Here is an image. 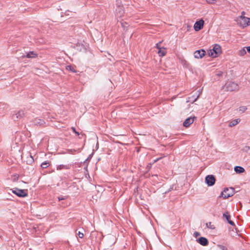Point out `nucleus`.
I'll list each match as a JSON object with an SVG mask.
<instances>
[{
  "label": "nucleus",
  "instance_id": "nucleus-1",
  "mask_svg": "<svg viewBox=\"0 0 250 250\" xmlns=\"http://www.w3.org/2000/svg\"><path fill=\"white\" fill-rule=\"evenodd\" d=\"M222 53L221 47L218 44H214L213 48L208 51V56L213 58L218 57Z\"/></svg>",
  "mask_w": 250,
  "mask_h": 250
},
{
  "label": "nucleus",
  "instance_id": "nucleus-2",
  "mask_svg": "<svg viewBox=\"0 0 250 250\" xmlns=\"http://www.w3.org/2000/svg\"><path fill=\"white\" fill-rule=\"evenodd\" d=\"M223 89L226 91H237L239 90V86L237 83L233 82H229L225 84Z\"/></svg>",
  "mask_w": 250,
  "mask_h": 250
},
{
  "label": "nucleus",
  "instance_id": "nucleus-3",
  "mask_svg": "<svg viewBox=\"0 0 250 250\" xmlns=\"http://www.w3.org/2000/svg\"><path fill=\"white\" fill-rule=\"evenodd\" d=\"M234 188H230L229 189L227 188H225L221 192L220 196L224 199H227L232 196L234 194Z\"/></svg>",
  "mask_w": 250,
  "mask_h": 250
},
{
  "label": "nucleus",
  "instance_id": "nucleus-4",
  "mask_svg": "<svg viewBox=\"0 0 250 250\" xmlns=\"http://www.w3.org/2000/svg\"><path fill=\"white\" fill-rule=\"evenodd\" d=\"M12 190L14 194H16L19 197H25L28 195L27 189H21L16 188Z\"/></svg>",
  "mask_w": 250,
  "mask_h": 250
},
{
  "label": "nucleus",
  "instance_id": "nucleus-5",
  "mask_svg": "<svg viewBox=\"0 0 250 250\" xmlns=\"http://www.w3.org/2000/svg\"><path fill=\"white\" fill-rule=\"evenodd\" d=\"M239 18L241 20L239 22V24L241 27L244 28L250 25V18H248L245 16H240Z\"/></svg>",
  "mask_w": 250,
  "mask_h": 250
},
{
  "label": "nucleus",
  "instance_id": "nucleus-6",
  "mask_svg": "<svg viewBox=\"0 0 250 250\" xmlns=\"http://www.w3.org/2000/svg\"><path fill=\"white\" fill-rule=\"evenodd\" d=\"M216 181L215 177L213 175H207L205 178V182L208 186H212Z\"/></svg>",
  "mask_w": 250,
  "mask_h": 250
},
{
  "label": "nucleus",
  "instance_id": "nucleus-7",
  "mask_svg": "<svg viewBox=\"0 0 250 250\" xmlns=\"http://www.w3.org/2000/svg\"><path fill=\"white\" fill-rule=\"evenodd\" d=\"M204 21L203 20L201 19L199 21H196L194 25V29L196 31H198L201 30L204 26Z\"/></svg>",
  "mask_w": 250,
  "mask_h": 250
},
{
  "label": "nucleus",
  "instance_id": "nucleus-8",
  "mask_svg": "<svg viewBox=\"0 0 250 250\" xmlns=\"http://www.w3.org/2000/svg\"><path fill=\"white\" fill-rule=\"evenodd\" d=\"M205 54V50L202 49L195 51L194 53V56L195 58L201 59L202 58Z\"/></svg>",
  "mask_w": 250,
  "mask_h": 250
},
{
  "label": "nucleus",
  "instance_id": "nucleus-9",
  "mask_svg": "<svg viewBox=\"0 0 250 250\" xmlns=\"http://www.w3.org/2000/svg\"><path fill=\"white\" fill-rule=\"evenodd\" d=\"M223 219L225 218L228 223L232 226H235V223L230 220V215L228 211H226L223 214Z\"/></svg>",
  "mask_w": 250,
  "mask_h": 250
},
{
  "label": "nucleus",
  "instance_id": "nucleus-10",
  "mask_svg": "<svg viewBox=\"0 0 250 250\" xmlns=\"http://www.w3.org/2000/svg\"><path fill=\"white\" fill-rule=\"evenodd\" d=\"M194 119H196L195 117H190L188 118L183 123V126L186 127H188V126H189L190 125H191L193 123Z\"/></svg>",
  "mask_w": 250,
  "mask_h": 250
},
{
  "label": "nucleus",
  "instance_id": "nucleus-11",
  "mask_svg": "<svg viewBox=\"0 0 250 250\" xmlns=\"http://www.w3.org/2000/svg\"><path fill=\"white\" fill-rule=\"evenodd\" d=\"M197 241L198 243L203 246H207L208 244V239L204 237H199L197 239Z\"/></svg>",
  "mask_w": 250,
  "mask_h": 250
},
{
  "label": "nucleus",
  "instance_id": "nucleus-12",
  "mask_svg": "<svg viewBox=\"0 0 250 250\" xmlns=\"http://www.w3.org/2000/svg\"><path fill=\"white\" fill-rule=\"evenodd\" d=\"M38 57V54L34 51H30L26 55L22 56V58H36Z\"/></svg>",
  "mask_w": 250,
  "mask_h": 250
},
{
  "label": "nucleus",
  "instance_id": "nucleus-13",
  "mask_svg": "<svg viewBox=\"0 0 250 250\" xmlns=\"http://www.w3.org/2000/svg\"><path fill=\"white\" fill-rule=\"evenodd\" d=\"M33 123L34 125H36L41 126L45 124V122L43 120L39 118H35L33 120Z\"/></svg>",
  "mask_w": 250,
  "mask_h": 250
},
{
  "label": "nucleus",
  "instance_id": "nucleus-14",
  "mask_svg": "<svg viewBox=\"0 0 250 250\" xmlns=\"http://www.w3.org/2000/svg\"><path fill=\"white\" fill-rule=\"evenodd\" d=\"M24 116V113L23 110L19 111L15 115L12 117L13 119L15 120L16 119H21Z\"/></svg>",
  "mask_w": 250,
  "mask_h": 250
},
{
  "label": "nucleus",
  "instance_id": "nucleus-15",
  "mask_svg": "<svg viewBox=\"0 0 250 250\" xmlns=\"http://www.w3.org/2000/svg\"><path fill=\"white\" fill-rule=\"evenodd\" d=\"M199 96L200 94H199L196 97L194 95H193L191 97H189L188 100L187 101V102H191V103H193L194 102L197 101Z\"/></svg>",
  "mask_w": 250,
  "mask_h": 250
},
{
  "label": "nucleus",
  "instance_id": "nucleus-16",
  "mask_svg": "<svg viewBox=\"0 0 250 250\" xmlns=\"http://www.w3.org/2000/svg\"><path fill=\"white\" fill-rule=\"evenodd\" d=\"M234 171L237 173H241L245 171V169L240 166H235L234 167Z\"/></svg>",
  "mask_w": 250,
  "mask_h": 250
},
{
  "label": "nucleus",
  "instance_id": "nucleus-17",
  "mask_svg": "<svg viewBox=\"0 0 250 250\" xmlns=\"http://www.w3.org/2000/svg\"><path fill=\"white\" fill-rule=\"evenodd\" d=\"M69 166L63 165H60L58 166L57 167V169L58 170H62V169H69Z\"/></svg>",
  "mask_w": 250,
  "mask_h": 250
},
{
  "label": "nucleus",
  "instance_id": "nucleus-18",
  "mask_svg": "<svg viewBox=\"0 0 250 250\" xmlns=\"http://www.w3.org/2000/svg\"><path fill=\"white\" fill-rule=\"evenodd\" d=\"M166 53H167V52L165 50V48H161V49L159 50L158 52L159 56H161V57H163V56H165L166 54Z\"/></svg>",
  "mask_w": 250,
  "mask_h": 250
},
{
  "label": "nucleus",
  "instance_id": "nucleus-19",
  "mask_svg": "<svg viewBox=\"0 0 250 250\" xmlns=\"http://www.w3.org/2000/svg\"><path fill=\"white\" fill-rule=\"evenodd\" d=\"M50 166V162L48 161H46L42 163L41 165V167L42 169L46 168Z\"/></svg>",
  "mask_w": 250,
  "mask_h": 250
},
{
  "label": "nucleus",
  "instance_id": "nucleus-20",
  "mask_svg": "<svg viewBox=\"0 0 250 250\" xmlns=\"http://www.w3.org/2000/svg\"><path fill=\"white\" fill-rule=\"evenodd\" d=\"M239 119H235V120H234L233 121H232L229 124V126L230 127H232V126H235L237 124H238L239 122L240 121H238Z\"/></svg>",
  "mask_w": 250,
  "mask_h": 250
},
{
  "label": "nucleus",
  "instance_id": "nucleus-21",
  "mask_svg": "<svg viewBox=\"0 0 250 250\" xmlns=\"http://www.w3.org/2000/svg\"><path fill=\"white\" fill-rule=\"evenodd\" d=\"M66 69L68 71H70L74 73H76L77 71L75 69L74 67L71 65L66 66Z\"/></svg>",
  "mask_w": 250,
  "mask_h": 250
},
{
  "label": "nucleus",
  "instance_id": "nucleus-22",
  "mask_svg": "<svg viewBox=\"0 0 250 250\" xmlns=\"http://www.w3.org/2000/svg\"><path fill=\"white\" fill-rule=\"evenodd\" d=\"M216 250H228L227 248L222 245H218L216 247Z\"/></svg>",
  "mask_w": 250,
  "mask_h": 250
},
{
  "label": "nucleus",
  "instance_id": "nucleus-23",
  "mask_svg": "<svg viewBox=\"0 0 250 250\" xmlns=\"http://www.w3.org/2000/svg\"><path fill=\"white\" fill-rule=\"evenodd\" d=\"M247 52L245 49V48H243L240 50L238 52V55L240 56H243L244 55L246 54Z\"/></svg>",
  "mask_w": 250,
  "mask_h": 250
},
{
  "label": "nucleus",
  "instance_id": "nucleus-24",
  "mask_svg": "<svg viewBox=\"0 0 250 250\" xmlns=\"http://www.w3.org/2000/svg\"><path fill=\"white\" fill-rule=\"evenodd\" d=\"M34 162V159L33 157L30 155L29 158H27L26 163L28 165L31 164Z\"/></svg>",
  "mask_w": 250,
  "mask_h": 250
},
{
  "label": "nucleus",
  "instance_id": "nucleus-25",
  "mask_svg": "<svg viewBox=\"0 0 250 250\" xmlns=\"http://www.w3.org/2000/svg\"><path fill=\"white\" fill-rule=\"evenodd\" d=\"M206 226L208 228H209L211 229H214L215 227L213 225L211 224V222H208L206 223Z\"/></svg>",
  "mask_w": 250,
  "mask_h": 250
},
{
  "label": "nucleus",
  "instance_id": "nucleus-26",
  "mask_svg": "<svg viewBox=\"0 0 250 250\" xmlns=\"http://www.w3.org/2000/svg\"><path fill=\"white\" fill-rule=\"evenodd\" d=\"M181 63L184 66L186 67H188L189 64L185 60H181Z\"/></svg>",
  "mask_w": 250,
  "mask_h": 250
},
{
  "label": "nucleus",
  "instance_id": "nucleus-27",
  "mask_svg": "<svg viewBox=\"0 0 250 250\" xmlns=\"http://www.w3.org/2000/svg\"><path fill=\"white\" fill-rule=\"evenodd\" d=\"M127 23L126 22H121V25L123 28L125 29V28L127 29Z\"/></svg>",
  "mask_w": 250,
  "mask_h": 250
},
{
  "label": "nucleus",
  "instance_id": "nucleus-28",
  "mask_svg": "<svg viewBox=\"0 0 250 250\" xmlns=\"http://www.w3.org/2000/svg\"><path fill=\"white\" fill-rule=\"evenodd\" d=\"M250 149V146H245L242 150L244 152H248Z\"/></svg>",
  "mask_w": 250,
  "mask_h": 250
},
{
  "label": "nucleus",
  "instance_id": "nucleus-29",
  "mask_svg": "<svg viewBox=\"0 0 250 250\" xmlns=\"http://www.w3.org/2000/svg\"><path fill=\"white\" fill-rule=\"evenodd\" d=\"M208 4H214L216 0H205Z\"/></svg>",
  "mask_w": 250,
  "mask_h": 250
},
{
  "label": "nucleus",
  "instance_id": "nucleus-30",
  "mask_svg": "<svg viewBox=\"0 0 250 250\" xmlns=\"http://www.w3.org/2000/svg\"><path fill=\"white\" fill-rule=\"evenodd\" d=\"M77 235L80 238H83V236H84L83 233L81 232L80 231H79L77 233Z\"/></svg>",
  "mask_w": 250,
  "mask_h": 250
},
{
  "label": "nucleus",
  "instance_id": "nucleus-31",
  "mask_svg": "<svg viewBox=\"0 0 250 250\" xmlns=\"http://www.w3.org/2000/svg\"><path fill=\"white\" fill-rule=\"evenodd\" d=\"M162 43V42H159L158 43H157L156 44V47L159 49V50H160L161 49V43Z\"/></svg>",
  "mask_w": 250,
  "mask_h": 250
},
{
  "label": "nucleus",
  "instance_id": "nucleus-32",
  "mask_svg": "<svg viewBox=\"0 0 250 250\" xmlns=\"http://www.w3.org/2000/svg\"><path fill=\"white\" fill-rule=\"evenodd\" d=\"M71 129L73 130V132H74L77 136H79L80 135L79 133L76 131V128L75 127H72Z\"/></svg>",
  "mask_w": 250,
  "mask_h": 250
},
{
  "label": "nucleus",
  "instance_id": "nucleus-33",
  "mask_svg": "<svg viewBox=\"0 0 250 250\" xmlns=\"http://www.w3.org/2000/svg\"><path fill=\"white\" fill-rule=\"evenodd\" d=\"M194 236L196 238H197L198 236H199L200 235V232L198 231H195L193 233Z\"/></svg>",
  "mask_w": 250,
  "mask_h": 250
},
{
  "label": "nucleus",
  "instance_id": "nucleus-34",
  "mask_svg": "<svg viewBox=\"0 0 250 250\" xmlns=\"http://www.w3.org/2000/svg\"><path fill=\"white\" fill-rule=\"evenodd\" d=\"M216 75H217L218 77H221V76H222L223 75V72H222V71H219V72L217 73Z\"/></svg>",
  "mask_w": 250,
  "mask_h": 250
},
{
  "label": "nucleus",
  "instance_id": "nucleus-35",
  "mask_svg": "<svg viewBox=\"0 0 250 250\" xmlns=\"http://www.w3.org/2000/svg\"><path fill=\"white\" fill-rule=\"evenodd\" d=\"M247 108L246 106H242L240 107V110H242L243 111H245L246 110H247Z\"/></svg>",
  "mask_w": 250,
  "mask_h": 250
},
{
  "label": "nucleus",
  "instance_id": "nucleus-36",
  "mask_svg": "<svg viewBox=\"0 0 250 250\" xmlns=\"http://www.w3.org/2000/svg\"><path fill=\"white\" fill-rule=\"evenodd\" d=\"M92 155H93L92 154H90V155L88 156V157L86 159V160H85V161H89L91 159V157H92Z\"/></svg>",
  "mask_w": 250,
  "mask_h": 250
},
{
  "label": "nucleus",
  "instance_id": "nucleus-37",
  "mask_svg": "<svg viewBox=\"0 0 250 250\" xmlns=\"http://www.w3.org/2000/svg\"><path fill=\"white\" fill-rule=\"evenodd\" d=\"M246 48L248 52L250 54V46H248Z\"/></svg>",
  "mask_w": 250,
  "mask_h": 250
},
{
  "label": "nucleus",
  "instance_id": "nucleus-38",
  "mask_svg": "<svg viewBox=\"0 0 250 250\" xmlns=\"http://www.w3.org/2000/svg\"><path fill=\"white\" fill-rule=\"evenodd\" d=\"M65 199V198L63 197H58V199H59V201L62 200H64Z\"/></svg>",
  "mask_w": 250,
  "mask_h": 250
},
{
  "label": "nucleus",
  "instance_id": "nucleus-39",
  "mask_svg": "<svg viewBox=\"0 0 250 250\" xmlns=\"http://www.w3.org/2000/svg\"><path fill=\"white\" fill-rule=\"evenodd\" d=\"M245 15V11H242L241 12V15L240 16H245L244 15Z\"/></svg>",
  "mask_w": 250,
  "mask_h": 250
},
{
  "label": "nucleus",
  "instance_id": "nucleus-40",
  "mask_svg": "<svg viewBox=\"0 0 250 250\" xmlns=\"http://www.w3.org/2000/svg\"><path fill=\"white\" fill-rule=\"evenodd\" d=\"M161 158H157V159H156L154 161V162H156L158 161L159 160H160Z\"/></svg>",
  "mask_w": 250,
  "mask_h": 250
},
{
  "label": "nucleus",
  "instance_id": "nucleus-41",
  "mask_svg": "<svg viewBox=\"0 0 250 250\" xmlns=\"http://www.w3.org/2000/svg\"><path fill=\"white\" fill-rule=\"evenodd\" d=\"M173 186H172V187H170V188H169V189H168V191H171V190H172V189H173Z\"/></svg>",
  "mask_w": 250,
  "mask_h": 250
},
{
  "label": "nucleus",
  "instance_id": "nucleus-42",
  "mask_svg": "<svg viewBox=\"0 0 250 250\" xmlns=\"http://www.w3.org/2000/svg\"><path fill=\"white\" fill-rule=\"evenodd\" d=\"M69 151H71V152H73V151H76V150L75 149H73V150L70 149V150H69Z\"/></svg>",
  "mask_w": 250,
  "mask_h": 250
}]
</instances>
